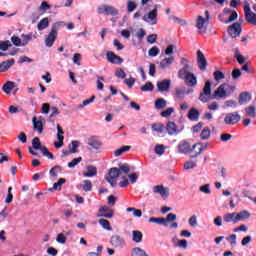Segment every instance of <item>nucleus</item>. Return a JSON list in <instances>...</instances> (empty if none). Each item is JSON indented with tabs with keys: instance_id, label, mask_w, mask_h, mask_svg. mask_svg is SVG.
<instances>
[{
	"instance_id": "412c9836",
	"label": "nucleus",
	"mask_w": 256,
	"mask_h": 256,
	"mask_svg": "<svg viewBox=\"0 0 256 256\" xmlns=\"http://www.w3.org/2000/svg\"><path fill=\"white\" fill-rule=\"evenodd\" d=\"M177 219V215L173 213H169L166 218H161V224L164 227H169V223L175 221Z\"/></svg>"
},
{
	"instance_id": "0eeeda50",
	"label": "nucleus",
	"mask_w": 256,
	"mask_h": 256,
	"mask_svg": "<svg viewBox=\"0 0 256 256\" xmlns=\"http://www.w3.org/2000/svg\"><path fill=\"white\" fill-rule=\"evenodd\" d=\"M113 215H115V211L111 209L109 206H101L98 210V214L96 217H104V219H113Z\"/></svg>"
},
{
	"instance_id": "58836bf2",
	"label": "nucleus",
	"mask_w": 256,
	"mask_h": 256,
	"mask_svg": "<svg viewBox=\"0 0 256 256\" xmlns=\"http://www.w3.org/2000/svg\"><path fill=\"white\" fill-rule=\"evenodd\" d=\"M79 145H81V143L77 140H74L71 142V145H69V150L72 153H79Z\"/></svg>"
},
{
	"instance_id": "5701e85b",
	"label": "nucleus",
	"mask_w": 256,
	"mask_h": 256,
	"mask_svg": "<svg viewBox=\"0 0 256 256\" xmlns=\"http://www.w3.org/2000/svg\"><path fill=\"white\" fill-rule=\"evenodd\" d=\"M225 223H238L239 219H237V213H227L224 215Z\"/></svg>"
},
{
	"instance_id": "79ce46f5",
	"label": "nucleus",
	"mask_w": 256,
	"mask_h": 256,
	"mask_svg": "<svg viewBox=\"0 0 256 256\" xmlns=\"http://www.w3.org/2000/svg\"><path fill=\"white\" fill-rule=\"evenodd\" d=\"M173 113H175V108L170 107L165 110H162L161 117L168 119V117H171V115H173Z\"/></svg>"
},
{
	"instance_id": "de8ad7c7",
	"label": "nucleus",
	"mask_w": 256,
	"mask_h": 256,
	"mask_svg": "<svg viewBox=\"0 0 256 256\" xmlns=\"http://www.w3.org/2000/svg\"><path fill=\"white\" fill-rule=\"evenodd\" d=\"M213 75H214V79H215V81H217V83H220L221 80L225 79V74L219 70L214 71Z\"/></svg>"
},
{
	"instance_id": "69168bd1",
	"label": "nucleus",
	"mask_w": 256,
	"mask_h": 256,
	"mask_svg": "<svg viewBox=\"0 0 256 256\" xmlns=\"http://www.w3.org/2000/svg\"><path fill=\"white\" fill-rule=\"evenodd\" d=\"M233 139V136L231 134L223 133L220 136V140L226 143L227 141H231Z\"/></svg>"
},
{
	"instance_id": "4468645a",
	"label": "nucleus",
	"mask_w": 256,
	"mask_h": 256,
	"mask_svg": "<svg viewBox=\"0 0 256 256\" xmlns=\"http://www.w3.org/2000/svg\"><path fill=\"white\" fill-rule=\"evenodd\" d=\"M98 13H105L106 15L115 16V15H119V10L109 5H103V8H100L98 10Z\"/></svg>"
},
{
	"instance_id": "49530a36",
	"label": "nucleus",
	"mask_w": 256,
	"mask_h": 256,
	"mask_svg": "<svg viewBox=\"0 0 256 256\" xmlns=\"http://www.w3.org/2000/svg\"><path fill=\"white\" fill-rule=\"evenodd\" d=\"M36 39L35 36H33V34H22V47H25V45H27L29 43V41H31V39Z\"/></svg>"
},
{
	"instance_id": "9b49d317",
	"label": "nucleus",
	"mask_w": 256,
	"mask_h": 256,
	"mask_svg": "<svg viewBox=\"0 0 256 256\" xmlns=\"http://www.w3.org/2000/svg\"><path fill=\"white\" fill-rule=\"evenodd\" d=\"M228 33L232 38L239 37V35H241V24L234 23L229 26Z\"/></svg>"
},
{
	"instance_id": "680f3d73",
	"label": "nucleus",
	"mask_w": 256,
	"mask_h": 256,
	"mask_svg": "<svg viewBox=\"0 0 256 256\" xmlns=\"http://www.w3.org/2000/svg\"><path fill=\"white\" fill-rule=\"evenodd\" d=\"M56 241H57L58 243H61V244L63 245V244H65V243H67V237L65 236V234L60 233V234L57 235Z\"/></svg>"
},
{
	"instance_id": "cd10ccee",
	"label": "nucleus",
	"mask_w": 256,
	"mask_h": 256,
	"mask_svg": "<svg viewBox=\"0 0 256 256\" xmlns=\"http://www.w3.org/2000/svg\"><path fill=\"white\" fill-rule=\"evenodd\" d=\"M219 19L222 23H233V21H236L237 19V13L232 11L228 19H223V15H220Z\"/></svg>"
},
{
	"instance_id": "f704fd0d",
	"label": "nucleus",
	"mask_w": 256,
	"mask_h": 256,
	"mask_svg": "<svg viewBox=\"0 0 256 256\" xmlns=\"http://www.w3.org/2000/svg\"><path fill=\"white\" fill-rule=\"evenodd\" d=\"M188 117L191 121H198L199 120V111L195 108L190 109L188 113Z\"/></svg>"
},
{
	"instance_id": "13d9d810",
	"label": "nucleus",
	"mask_w": 256,
	"mask_h": 256,
	"mask_svg": "<svg viewBox=\"0 0 256 256\" xmlns=\"http://www.w3.org/2000/svg\"><path fill=\"white\" fill-rule=\"evenodd\" d=\"M115 75L118 79H125L127 77L125 70L121 68L116 70Z\"/></svg>"
},
{
	"instance_id": "7ed1b4c3",
	"label": "nucleus",
	"mask_w": 256,
	"mask_h": 256,
	"mask_svg": "<svg viewBox=\"0 0 256 256\" xmlns=\"http://www.w3.org/2000/svg\"><path fill=\"white\" fill-rule=\"evenodd\" d=\"M199 101L202 103H208V101H211V81L207 80L205 82L203 90L199 96Z\"/></svg>"
},
{
	"instance_id": "473e14b6",
	"label": "nucleus",
	"mask_w": 256,
	"mask_h": 256,
	"mask_svg": "<svg viewBox=\"0 0 256 256\" xmlns=\"http://www.w3.org/2000/svg\"><path fill=\"white\" fill-rule=\"evenodd\" d=\"M49 173L51 177L55 178L57 175H59V173H63V167L56 165L50 169Z\"/></svg>"
},
{
	"instance_id": "20e7f679",
	"label": "nucleus",
	"mask_w": 256,
	"mask_h": 256,
	"mask_svg": "<svg viewBox=\"0 0 256 256\" xmlns=\"http://www.w3.org/2000/svg\"><path fill=\"white\" fill-rule=\"evenodd\" d=\"M209 21V11H205V18L203 16H198L196 20V27L199 30V33L207 32V23Z\"/></svg>"
},
{
	"instance_id": "603ef678",
	"label": "nucleus",
	"mask_w": 256,
	"mask_h": 256,
	"mask_svg": "<svg viewBox=\"0 0 256 256\" xmlns=\"http://www.w3.org/2000/svg\"><path fill=\"white\" fill-rule=\"evenodd\" d=\"M141 91H143L144 93H147L149 91H153L154 86L153 83L151 82H147L145 85L141 86Z\"/></svg>"
},
{
	"instance_id": "a19ab883",
	"label": "nucleus",
	"mask_w": 256,
	"mask_h": 256,
	"mask_svg": "<svg viewBox=\"0 0 256 256\" xmlns=\"http://www.w3.org/2000/svg\"><path fill=\"white\" fill-rule=\"evenodd\" d=\"M190 69H191V68L182 67V69H180V70L178 71V77H179V79H185V78L187 77V75H189V73H191V72H189Z\"/></svg>"
},
{
	"instance_id": "a18cd8bd",
	"label": "nucleus",
	"mask_w": 256,
	"mask_h": 256,
	"mask_svg": "<svg viewBox=\"0 0 256 256\" xmlns=\"http://www.w3.org/2000/svg\"><path fill=\"white\" fill-rule=\"evenodd\" d=\"M41 153L44 157H47V159H51V160L55 159V156L53 155V153H51L46 146L42 148Z\"/></svg>"
},
{
	"instance_id": "3c124183",
	"label": "nucleus",
	"mask_w": 256,
	"mask_h": 256,
	"mask_svg": "<svg viewBox=\"0 0 256 256\" xmlns=\"http://www.w3.org/2000/svg\"><path fill=\"white\" fill-rule=\"evenodd\" d=\"M127 213H133L134 217H141L143 215V212L137 208H127Z\"/></svg>"
},
{
	"instance_id": "4d7b16f0",
	"label": "nucleus",
	"mask_w": 256,
	"mask_h": 256,
	"mask_svg": "<svg viewBox=\"0 0 256 256\" xmlns=\"http://www.w3.org/2000/svg\"><path fill=\"white\" fill-rule=\"evenodd\" d=\"M137 9V3L133 2V1H128L127 3V11L128 13H133V10Z\"/></svg>"
},
{
	"instance_id": "ea45409f",
	"label": "nucleus",
	"mask_w": 256,
	"mask_h": 256,
	"mask_svg": "<svg viewBox=\"0 0 256 256\" xmlns=\"http://www.w3.org/2000/svg\"><path fill=\"white\" fill-rule=\"evenodd\" d=\"M32 147L33 149L42 151V148L45 146H41V140L39 139V137H35L32 140Z\"/></svg>"
},
{
	"instance_id": "f03ea898",
	"label": "nucleus",
	"mask_w": 256,
	"mask_h": 256,
	"mask_svg": "<svg viewBox=\"0 0 256 256\" xmlns=\"http://www.w3.org/2000/svg\"><path fill=\"white\" fill-rule=\"evenodd\" d=\"M61 25H63V22H56L52 25L51 30L45 39L46 47H53V44L57 41V33Z\"/></svg>"
},
{
	"instance_id": "c756f323",
	"label": "nucleus",
	"mask_w": 256,
	"mask_h": 256,
	"mask_svg": "<svg viewBox=\"0 0 256 256\" xmlns=\"http://www.w3.org/2000/svg\"><path fill=\"white\" fill-rule=\"evenodd\" d=\"M166 130L168 135H175L177 133V125L174 122H168Z\"/></svg>"
},
{
	"instance_id": "8fccbe9b",
	"label": "nucleus",
	"mask_w": 256,
	"mask_h": 256,
	"mask_svg": "<svg viewBox=\"0 0 256 256\" xmlns=\"http://www.w3.org/2000/svg\"><path fill=\"white\" fill-rule=\"evenodd\" d=\"M200 137L204 141L209 139V137H211V130H209V128H204L200 134Z\"/></svg>"
},
{
	"instance_id": "c03bdc74",
	"label": "nucleus",
	"mask_w": 256,
	"mask_h": 256,
	"mask_svg": "<svg viewBox=\"0 0 256 256\" xmlns=\"http://www.w3.org/2000/svg\"><path fill=\"white\" fill-rule=\"evenodd\" d=\"M9 47H13V44H11V41H0V51H7Z\"/></svg>"
},
{
	"instance_id": "aec40b11",
	"label": "nucleus",
	"mask_w": 256,
	"mask_h": 256,
	"mask_svg": "<svg viewBox=\"0 0 256 256\" xmlns=\"http://www.w3.org/2000/svg\"><path fill=\"white\" fill-rule=\"evenodd\" d=\"M234 57L236 58V61L239 63V65H243L247 59L244 55L241 54V51H239V48L233 49Z\"/></svg>"
},
{
	"instance_id": "c9c22d12",
	"label": "nucleus",
	"mask_w": 256,
	"mask_h": 256,
	"mask_svg": "<svg viewBox=\"0 0 256 256\" xmlns=\"http://www.w3.org/2000/svg\"><path fill=\"white\" fill-rule=\"evenodd\" d=\"M251 217V213L247 210L241 211L237 213L238 221H245V219H249Z\"/></svg>"
},
{
	"instance_id": "f8f14e48",
	"label": "nucleus",
	"mask_w": 256,
	"mask_h": 256,
	"mask_svg": "<svg viewBox=\"0 0 256 256\" xmlns=\"http://www.w3.org/2000/svg\"><path fill=\"white\" fill-rule=\"evenodd\" d=\"M161 69H171V65L175 63V56H162Z\"/></svg>"
},
{
	"instance_id": "2f4dec72",
	"label": "nucleus",
	"mask_w": 256,
	"mask_h": 256,
	"mask_svg": "<svg viewBox=\"0 0 256 256\" xmlns=\"http://www.w3.org/2000/svg\"><path fill=\"white\" fill-rule=\"evenodd\" d=\"M175 52V45L170 44L166 48H164V53L162 56L173 57V53Z\"/></svg>"
},
{
	"instance_id": "72a5a7b5",
	"label": "nucleus",
	"mask_w": 256,
	"mask_h": 256,
	"mask_svg": "<svg viewBox=\"0 0 256 256\" xmlns=\"http://www.w3.org/2000/svg\"><path fill=\"white\" fill-rule=\"evenodd\" d=\"M49 27V18H43L37 25L38 31H43Z\"/></svg>"
},
{
	"instance_id": "0e129e2a",
	"label": "nucleus",
	"mask_w": 256,
	"mask_h": 256,
	"mask_svg": "<svg viewBox=\"0 0 256 256\" xmlns=\"http://www.w3.org/2000/svg\"><path fill=\"white\" fill-rule=\"evenodd\" d=\"M194 167H197V162L188 161L184 163V169L186 170L194 169Z\"/></svg>"
},
{
	"instance_id": "09e8293b",
	"label": "nucleus",
	"mask_w": 256,
	"mask_h": 256,
	"mask_svg": "<svg viewBox=\"0 0 256 256\" xmlns=\"http://www.w3.org/2000/svg\"><path fill=\"white\" fill-rule=\"evenodd\" d=\"M81 161H83L82 157L74 158L71 162L68 163L69 169H74V167H77Z\"/></svg>"
},
{
	"instance_id": "39448f33",
	"label": "nucleus",
	"mask_w": 256,
	"mask_h": 256,
	"mask_svg": "<svg viewBox=\"0 0 256 256\" xmlns=\"http://www.w3.org/2000/svg\"><path fill=\"white\" fill-rule=\"evenodd\" d=\"M241 121V115L239 112H230L224 117L225 125H237Z\"/></svg>"
},
{
	"instance_id": "393cba45",
	"label": "nucleus",
	"mask_w": 256,
	"mask_h": 256,
	"mask_svg": "<svg viewBox=\"0 0 256 256\" xmlns=\"http://www.w3.org/2000/svg\"><path fill=\"white\" fill-rule=\"evenodd\" d=\"M121 175V170L119 168H111L108 172V177L106 179H119Z\"/></svg>"
},
{
	"instance_id": "37998d69",
	"label": "nucleus",
	"mask_w": 256,
	"mask_h": 256,
	"mask_svg": "<svg viewBox=\"0 0 256 256\" xmlns=\"http://www.w3.org/2000/svg\"><path fill=\"white\" fill-rule=\"evenodd\" d=\"M93 189V184L91 183V180H84L82 184V190L86 193L91 191Z\"/></svg>"
},
{
	"instance_id": "bf43d9fd",
	"label": "nucleus",
	"mask_w": 256,
	"mask_h": 256,
	"mask_svg": "<svg viewBox=\"0 0 256 256\" xmlns=\"http://www.w3.org/2000/svg\"><path fill=\"white\" fill-rule=\"evenodd\" d=\"M158 53H159V48L157 46H153L148 51V54L150 57H157Z\"/></svg>"
},
{
	"instance_id": "dca6fc26",
	"label": "nucleus",
	"mask_w": 256,
	"mask_h": 256,
	"mask_svg": "<svg viewBox=\"0 0 256 256\" xmlns=\"http://www.w3.org/2000/svg\"><path fill=\"white\" fill-rule=\"evenodd\" d=\"M251 101V94L249 92H242L238 97L239 105H247Z\"/></svg>"
},
{
	"instance_id": "e433bc0d",
	"label": "nucleus",
	"mask_w": 256,
	"mask_h": 256,
	"mask_svg": "<svg viewBox=\"0 0 256 256\" xmlns=\"http://www.w3.org/2000/svg\"><path fill=\"white\" fill-rule=\"evenodd\" d=\"M171 194L169 187L161 186V199L163 201H167L169 199V195Z\"/></svg>"
},
{
	"instance_id": "6e6d98bb",
	"label": "nucleus",
	"mask_w": 256,
	"mask_h": 256,
	"mask_svg": "<svg viewBox=\"0 0 256 256\" xmlns=\"http://www.w3.org/2000/svg\"><path fill=\"white\" fill-rule=\"evenodd\" d=\"M101 81H105V78H103V76H98V80L96 82V85H97V89L99 91H103V89L105 87V85Z\"/></svg>"
},
{
	"instance_id": "774afa93",
	"label": "nucleus",
	"mask_w": 256,
	"mask_h": 256,
	"mask_svg": "<svg viewBox=\"0 0 256 256\" xmlns=\"http://www.w3.org/2000/svg\"><path fill=\"white\" fill-rule=\"evenodd\" d=\"M73 63H75V65H81V55L79 53L74 54Z\"/></svg>"
},
{
	"instance_id": "f257e3e1",
	"label": "nucleus",
	"mask_w": 256,
	"mask_h": 256,
	"mask_svg": "<svg viewBox=\"0 0 256 256\" xmlns=\"http://www.w3.org/2000/svg\"><path fill=\"white\" fill-rule=\"evenodd\" d=\"M235 91V86L227 83L221 84L213 93L214 99H227Z\"/></svg>"
},
{
	"instance_id": "b1692460",
	"label": "nucleus",
	"mask_w": 256,
	"mask_h": 256,
	"mask_svg": "<svg viewBox=\"0 0 256 256\" xmlns=\"http://www.w3.org/2000/svg\"><path fill=\"white\" fill-rule=\"evenodd\" d=\"M132 241L134 243H141L143 241V232L139 230L132 231Z\"/></svg>"
},
{
	"instance_id": "4c0bfd02",
	"label": "nucleus",
	"mask_w": 256,
	"mask_h": 256,
	"mask_svg": "<svg viewBox=\"0 0 256 256\" xmlns=\"http://www.w3.org/2000/svg\"><path fill=\"white\" fill-rule=\"evenodd\" d=\"M99 225L103 227V229H106V231H112L113 228L111 227V223H109V220L107 219H99L98 220Z\"/></svg>"
},
{
	"instance_id": "e2e57ef3",
	"label": "nucleus",
	"mask_w": 256,
	"mask_h": 256,
	"mask_svg": "<svg viewBox=\"0 0 256 256\" xmlns=\"http://www.w3.org/2000/svg\"><path fill=\"white\" fill-rule=\"evenodd\" d=\"M226 241L230 243V245H237V235L232 234L226 238Z\"/></svg>"
},
{
	"instance_id": "a211bd4d",
	"label": "nucleus",
	"mask_w": 256,
	"mask_h": 256,
	"mask_svg": "<svg viewBox=\"0 0 256 256\" xmlns=\"http://www.w3.org/2000/svg\"><path fill=\"white\" fill-rule=\"evenodd\" d=\"M88 145L92 147V149H101L102 143L97 136H92L88 139Z\"/></svg>"
},
{
	"instance_id": "bb28decb",
	"label": "nucleus",
	"mask_w": 256,
	"mask_h": 256,
	"mask_svg": "<svg viewBox=\"0 0 256 256\" xmlns=\"http://www.w3.org/2000/svg\"><path fill=\"white\" fill-rule=\"evenodd\" d=\"M171 89V79H164L161 81V92L167 93Z\"/></svg>"
},
{
	"instance_id": "ddd939ff",
	"label": "nucleus",
	"mask_w": 256,
	"mask_h": 256,
	"mask_svg": "<svg viewBox=\"0 0 256 256\" xmlns=\"http://www.w3.org/2000/svg\"><path fill=\"white\" fill-rule=\"evenodd\" d=\"M110 243L112 247H115V248L124 247L125 239L120 235H113L110 239Z\"/></svg>"
},
{
	"instance_id": "338daca9",
	"label": "nucleus",
	"mask_w": 256,
	"mask_h": 256,
	"mask_svg": "<svg viewBox=\"0 0 256 256\" xmlns=\"http://www.w3.org/2000/svg\"><path fill=\"white\" fill-rule=\"evenodd\" d=\"M242 73L239 68H236L232 71V79H239L241 77Z\"/></svg>"
},
{
	"instance_id": "864d4df0",
	"label": "nucleus",
	"mask_w": 256,
	"mask_h": 256,
	"mask_svg": "<svg viewBox=\"0 0 256 256\" xmlns=\"http://www.w3.org/2000/svg\"><path fill=\"white\" fill-rule=\"evenodd\" d=\"M11 41L15 47H23V42H21V38H19V36H12Z\"/></svg>"
},
{
	"instance_id": "1a4fd4ad",
	"label": "nucleus",
	"mask_w": 256,
	"mask_h": 256,
	"mask_svg": "<svg viewBox=\"0 0 256 256\" xmlns=\"http://www.w3.org/2000/svg\"><path fill=\"white\" fill-rule=\"evenodd\" d=\"M197 64L200 71L207 70V58H205V54L201 50L197 51Z\"/></svg>"
},
{
	"instance_id": "c85d7f7f",
	"label": "nucleus",
	"mask_w": 256,
	"mask_h": 256,
	"mask_svg": "<svg viewBox=\"0 0 256 256\" xmlns=\"http://www.w3.org/2000/svg\"><path fill=\"white\" fill-rule=\"evenodd\" d=\"M32 122L34 125V129L38 131V133H43V122L37 120V117H33Z\"/></svg>"
},
{
	"instance_id": "7c9ffc66",
	"label": "nucleus",
	"mask_w": 256,
	"mask_h": 256,
	"mask_svg": "<svg viewBox=\"0 0 256 256\" xmlns=\"http://www.w3.org/2000/svg\"><path fill=\"white\" fill-rule=\"evenodd\" d=\"M3 91L6 93V95H9L11 93L12 89H15V82L8 81L3 85Z\"/></svg>"
},
{
	"instance_id": "f3484780",
	"label": "nucleus",
	"mask_w": 256,
	"mask_h": 256,
	"mask_svg": "<svg viewBox=\"0 0 256 256\" xmlns=\"http://www.w3.org/2000/svg\"><path fill=\"white\" fill-rule=\"evenodd\" d=\"M185 81L188 87H195V85H197V76L190 72L186 75Z\"/></svg>"
},
{
	"instance_id": "052dcab7",
	"label": "nucleus",
	"mask_w": 256,
	"mask_h": 256,
	"mask_svg": "<svg viewBox=\"0 0 256 256\" xmlns=\"http://www.w3.org/2000/svg\"><path fill=\"white\" fill-rule=\"evenodd\" d=\"M199 190L201 191V193H205L206 195H210V193H211V188H210L209 184L200 186Z\"/></svg>"
},
{
	"instance_id": "5fc2aeb1",
	"label": "nucleus",
	"mask_w": 256,
	"mask_h": 256,
	"mask_svg": "<svg viewBox=\"0 0 256 256\" xmlns=\"http://www.w3.org/2000/svg\"><path fill=\"white\" fill-rule=\"evenodd\" d=\"M95 101V95L91 96V98L84 100L82 104L79 105V109H83V107H87L90 103H93Z\"/></svg>"
},
{
	"instance_id": "2eb2a0df",
	"label": "nucleus",
	"mask_w": 256,
	"mask_h": 256,
	"mask_svg": "<svg viewBox=\"0 0 256 256\" xmlns=\"http://www.w3.org/2000/svg\"><path fill=\"white\" fill-rule=\"evenodd\" d=\"M13 65H15V59L13 58L7 61H3L0 64V73H5V71H9V69H11Z\"/></svg>"
},
{
	"instance_id": "6e6552de",
	"label": "nucleus",
	"mask_w": 256,
	"mask_h": 256,
	"mask_svg": "<svg viewBox=\"0 0 256 256\" xmlns=\"http://www.w3.org/2000/svg\"><path fill=\"white\" fill-rule=\"evenodd\" d=\"M207 145H203V143H196L192 146L190 153H192L190 155V157L192 159H195V157H199V155H201V153H203V150L206 149Z\"/></svg>"
},
{
	"instance_id": "4be33fe9",
	"label": "nucleus",
	"mask_w": 256,
	"mask_h": 256,
	"mask_svg": "<svg viewBox=\"0 0 256 256\" xmlns=\"http://www.w3.org/2000/svg\"><path fill=\"white\" fill-rule=\"evenodd\" d=\"M87 172L83 173V177H95L97 175V167L93 165L86 166Z\"/></svg>"
},
{
	"instance_id": "423d86ee",
	"label": "nucleus",
	"mask_w": 256,
	"mask_h": 256,
	"mask_svg": "<svg viewBox=\"0 0 256 256\" xmlns=\"http://www.w3.org/2000/svg\"><path fill=\"white\" fill-rule=\"evenodd\" d=\"M244 17L247 23H250V25L256 26V14L251 11V7L249 6V3H246L244 5Z\"/></svg>"
},
{
	"instance_id": "6ab92c4d",
	"label": "nucleus",
	"mask_w": 256,
	"mask_h": 256,
	"mask_svg": "<svg viewBox=\"0 0 256 256\" xmlns=\"http://www.w3.org/2000/svg\"><path fill=\"white\" fill-rule=\"evenodd\" d=\"M191 149H192V147L188 142H181L178 145L179 153H184V154L191 153Z\"/></svg>"
},
{
	"instance_id": "a878e982",
	"label": "nucleus",
	"mask_w": 256,
	"mask_h": 256,
	"mask_svg": "<svg viewBox=\"0 0 256 256\" xmlns=\"http://www.w3.org/2000/svg\"><path fill=\"white\" fill-rule=\"evenodd\" d=\"M245 113L247 117H251L252 119H255L256 117V107L255 105H250L245 108Z\"/></svg>"
},
{
	"instance_id": "9d476101",
	"label": "nucleus",
	"mask_w": 256,
	"mask_h": 256,
	"mask_svg": "<svg viewBox=\"0 0 256 256\" xmlns=\"http://www.w3.org/2000/svg\"><path fill=\"white\" fill-rule=\"evenodd\" d=\"M106 59L107 61H109V63H112L114 65H121V63H123V58H121V56L114 54L113 51H108L106 53Z\"/></svg>"
}]
</instances>
